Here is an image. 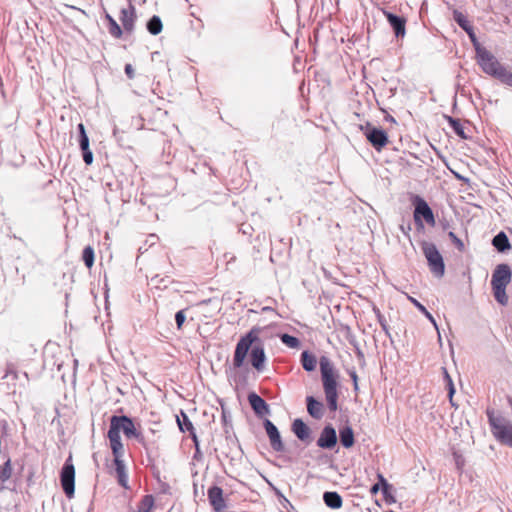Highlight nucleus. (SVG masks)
I'll return each instance as SVG.
<instances>
[{
    "mask_svg": "<svg viewBox=\"0 0 512 512\" xmlns=\"http://www.w3.org/2000/svg\"><path fill=\"white\" fill-rule=\"evenodd\" d=\"M261 331V327L253 326L239 338L235 346L232 359V366L234 369L242 368L247 356L249 355V361L252 367L259 373L264 371L267 357L265 354L264 343L260 338Z\"/></svg>",
    "mask_w": 512,
    "mask_h": 512,
    "instance_id": "1",
    "label": "nucleus"
},
{
    "mask_svg": "<svg viewBox=\"0 0 512 512\" xmlns=\"http://www.w3.org/2000/svg\"><path fill=\"white\" fill-rule=\"evenodd\" d=\"M110 425L107 432V438L110 443V447H116L124 449L121 435L123 432L127 439H135L138 443L145 446V438L141 431L136 428L134 420L128 415H112L109 419Z\"/></svg>",
    "mask_w": 512,
    "mask_h": 512,
    "instance_id": "2",
    "label": "nucleus"
},
{
    "mask_svg": "<svg viewBox=\"0 0 512 512\" xmlns=\"http://www.w3.org/2000/svg\"><path fill=\"white\" fill-rule=\"evenodd\" d=\"M512 272L507 264H499L492 273L491 286L495 300L501 304L508 303L506 287L511 282Z\"/></svg>",
    "mask_w": 512,
    "mask_h": 512,
    "instance_id": "3",
    "label": "nucleus"
},
{
    "mask_svg": "<svg viewBox=\"0 0 512 512\" xmlns=\"http://www.w3.org/2000/svg\"><path fill=\"white\" fill-rule=\"evenodd\" d=\"M487 417L494 438L499 443L512 448V423L490 410L487 411Z\"/></svg>",
    "mask_w": 512,
    "mask_h": 512,
    "instance_id": "4",
    "label": "nucleus"
},
{
    "mask_svg": "<svg viewBox=\"0 0 512 512\" xmlns=\"http://www.w3.org/2000/svg\"><path fill=\"white\" fill-rule=\"evenodd\" d=\"M351 38H347V43L345 44L344 38L341 37V43L344 44L342 47L343 54H339L340 57V63L335 66L332 77L337 84H342L346 81H348L351 77L348 71V66L352 65V58L348 52L349 49H351L350 43Z\"/></svg>",
    "mask_w": 512,
    "mask_h": 512,
    "instance_id": "5",
    "label": "nucleus"
},
{
    "mask_svg": "<svg viewBox=\"0 0 512 512\" xmlns=\"http://www.w3.org/2000/svg\"><path fill=\"white\" fill-rule=\"evenodd\" d=\"M60 485L68 499L75 495V467L72 462V456L69 455L60 470Z\"/></svg>",
    "mask_w": 512,
    "mask_h": 512,
    "instance_id": "6",
    "label": "nucleus"
},
{
    "mask_svg": "<svg viewBox=\"0 0 512 512\" xmlns=\"http://www.w3.org/2000/svg\"><path fill=\"white\" fill-rule=\"evenodd\" d=\"M422 250L428 261L430 270L436 276H442L444 274L445 266L443 258L440 252L438 251L436 245L430 242H423Z\"/></svg>",
    "mask_w": 512,
    "mask_h": 512,
    "instance_id": "7",
    "label": "nucleus"
},
{
    "mask_svg": "<svg viewBox=\"0 0 512 512\" xmlns=\"http://www.w3.org/2000/svg\"><path fill=\"white\" fill-rule=\"evenodd\" d=\"M476 58L482 70L493 77L503 67L489 51L478 45L476 46Z\"/></svg>",
    "mask_w": 512,
    "mask_h": 512,
    "instance_id": "8",
    "label": "nucleus"
},
{
    "mask_svg": "<svg viewBox=\"0 0 512 512\" xmlns=\"http://www.w3.org/2000/svg\"><path fill=\"white\" fill-rule=\"evenodd\" d=\"M221 422L223 426V431L225 434L226 441L229 446L233 445L239 451V454H243L241 445L235 433L233 432V423H232V415L228 408L221 403Z\"/></svg>",
    "mask_w": 512,
    "mask_h": 512,
    "instance_id": "9",
    "label": "nucleus"
},
{
    "mask_svg": "<svg viewBox=\"0 0 512 512\" xmlns=\"http://www.w3.org/2000/svg\"><path fill=\"white\" fill-rule=\"evenodd\" d=\"M322 384L327 407L330 411L334 412L338 408V375L322 378Z\"/></svg>",
    "mask_w": 512,
    "mask_h": 512,
    "instance_id": "10",
    "label": "nucleus"
},
{
    "mask_svg": "<svg viewBox=\"0 0 512 512\" xmlns=\"http://www.w3.org/2000/svg\"><path fill=\"white\" fill-rule=\"evenodd\" d=\"M415 210H414V220L417 224L422 226V218L426 221V223L430 226L435 225V217L433 211L427 204V202L420 198L416 197L414 201Z\"/></svg>",
    "mask_w": 512,
    "mask_h": 512,
    "instance_id": "11",
    "label": "nucleus"
},
{
    "mask_svg": "<svg viewBox=\"0 0 512 512\" xmlns=\"http://www.w3.org/2000/svg\"><path fill=\"white\" fill-rule=\"evenodd\" d=\"M263 427L269 438L271 448L275 452H283L285 450V445L277 426L270 419L264 418Z\"/></svg>",
    "mask_w": 512,
    "mask_h": 512,
    "instance_id": "12",
    "label": "nucleus"
},
{
    "mask_svg": "<svg viewBox=\"0 0 512 512\" xmlns=\"http://www.w3.org/2000/svg\"><path fill=\"white\" fill-rule=\"evenodd\" d=\"M364 135L377 151H381L389 142L387 133L380 128L367 126Z\"/></svg>",
    "mask_w": 512,
    "mask_h": 512,
    "instance_id": "13",
    "label": "nucleus"
},
{
    "mask_svg": "<svg viewBox=\"0 0 512 512\" xmlns=\"http://www.w3.org/2000/svg\"><path fill=\"white\" fill-rule=\"evenodd\" d=\"M338 438L335 428L332 424H326L320 432L317 439V446L321 449H333L337 444Z\"/></svg>",
    "mask_w": 512,
    "mask_h": 512,
    "instance_id": "14",
    "label": "nucleus"
},
{
    "mask_svg": "<svg viewBox=\"0 0 512 512\" xmlns=\"http://www.w3.org/2000/svg\"><path fill=\"white\" fill-rule=\"evenodd\" d=\"M247 400L254 414L258 418H264L266 415H269L271 410L268 403L255 391H250L247 395Z\"/></svg>",
    "mask_w": 512,
    "mask_h": 512,
    "instance_id": "15",
    "label": "nucleus"
},
{
    "mask_svg": "<svg viewBox=\"0 0 512 512\" xmlns=\"http://www.w3.org/2000/svg\"><path fill=\"white\" fill-rule=\"evenodd\" d=\"M207 498L210 506L215 512H221L227 507L223 496V489L216 484H213L208 488Z\"/></svg>",
    "mask_w": 512,
    "mask_h": 512,
    "instance_id": "16",
    "label": "nucleus"
},
{
    "mask_svg": "<svg viewBox=\"0 0 512 512\" xmlns=\"http://www.w3.org/2000/svg\"><path fill=\"white\" fill-rule=\"evenodd\" d=\"M119 19L122 23L124 31L128 34H131L135 29V23L137 20L136 8L132 4L131 0H129L128 8H122L120 10Z\"/></svg>",
    "mask_w": 512,
    "mask_h": 512,
    "instance_id": "17",
    "label": "nucleus"
},
{
    "mask_svg": "<svg viewBox=\"0 0 512 512\" xmlns=\"http://www.w3.org/2000/svg\"><path fill=\"white\" fill-rule=\"evenodd\" d=\"M291 431L298 440L305 444H309L312 441V430L302 418H296L292 421Z\"/></svg>",
    "mask_w": 512,
    "mask_h": 512,
    "instance_id": "18",
    "label": "nucleus"
},
{
    "mask_svg": "<svg viewBox=\"0 0 512 512\" xmlns=\"http://www.w3.org/2000/svg\"><path fill=\"white\" fill-rule=\"evenodd\" d=\"M305 401L308 414L313 419L320 420L324 415L323 403L312 395L306 396Z\"/></svg>",
    "mask_w": 512,
    "mask_h": 512,
    "instance_id": "19",
    "label": "nucleus"
},
{
    "mask_svg": "<svg viewBox=\"0 0 512 512\" xmlns=\"http://www.w3.org/2000/svg\"><path fill=\"white\" fill-rule=\"evenodd\" d=\"M384 15L394 30L397 37H404L406 33V20L403 17L384 11Z\"/></svg>",
    "mask_w": 512,
    "mask_h": 512,
    "instance_id": "20",
    "label": "nucleus"
},
{
    "mask_svg": "<svg viewBox=\"0 0 512 512\" xmlns=\"http://www.w3.org/2000/svg\"><path fill=\"white\" fill-rule=\"evenodd\" d=\"M103 18L107 23V29L109 34L115 39H121L124 34V29L118 22L107 12L106 8L102 5Z\"/></svg>",
    "mask_w": 512,
    "mask_h": 512,
    "instance_id": "21",
    "label": "nucleus"
},
{
    "mask_svg": "<svg viewBox=\"0 0 512 512\" xmlns=\"http://www.w3.org/2000/svg\"><path fill=\"white\" fill-rule=\"evenodd\" d=\"M113 455V465L115 474L127 472L126 464L123 460L124 449L110 447Z\"/></svg>",
    "mask_w": 512,
    "mask_h": 512,
    "instance_id": "22",
    "label": "nucleus"
},
{
    "mask_svg": "<svg viewBox=\"0 0 512 512\" xmlns=\"http://www.w3.org/2000/svg\"><path fill=\"white\" fill-rule=\"evenodd\" d=\"M300 363L307 372H313L317 366L316 356L309 350H304L300 356Z\"/></svg>",
    "mask_w": 512,
    "mask_h": 512,
    "instance_id": "23",
    "label": "nucleus"
},
{
    "mask_svg": "<svg viewBox=\"0 0 512 512\" xmlns=\"http://www.w3.org/2000/svg\"><path fill=\"white\" fill-rule=\"evenodd\" d=\"M323 501H324L325 505L331 509H339L343 503L342 497L336 491L324 492L323 493Z\"/></svg>",
    "mask_w": 512,
    "mask_h": 512,
    "instance_id": "24",
    "label": "nucleus"
},
{
    "mask_svg": "<svg viewBox=\"0 0 512 512\" xmlns=\"http://www.w3.org/2000/svg\"><path fill=\"white\" fill-rule=\"evenodd\" d=\"M321 378L337 376L333 363L327 356H321L319 360Z\"/></svg>",
    "mask_w": 512,
    "mask_h": 512,
    "instance_id": "25",
    "label": "nucleus"
},
{
    "mask_svg": "<svg viewBox=\"0 0 512 512\" xmlns=\"http://www.w3.org/2000/svg\"><path fill=\"white\" fill-rule=\"evenodd\" d=\"M146 29L153 36L160 34L163 29L161 18L158 15L150 17L146 23Z\"/></svg>",
    "mask_w": 512,
    "mask_h": 512,
    "instance_id": "26",
    "label": "nucleus"
},
{
    "mask_svg": "<svg viewBox=\"0 0 512 512\" xmlns=\"http://www.w3.org/2000/svg\"><path fill=\"white\" fill-rule=\"evenodd\" d=\"M176 422H177L179 430L182 433H186L190 430H193V428H195L193 423L189 419L188 415L183 410H180V416H177Z\"/></svg>",
    "mask_w": 512,
    "mask_h": 512,
    "instance_id": "27",
    "label": "nucleus"
},
{
    "mask_svg": "<svg viewBox=\"0 0 512 512\" xmlns=\"http://www.w3.org/2000/svg\"><path fill=\"white\" fill-rule=\"evenodd\" d=\"M493 246L500 252L510 248V243L507 235L504 232L498 233L492 240Z\"/></svg>",
    "mask_w": 512,
    "mask_h": 512,
    "instance_id": "28",
    "label": "nucleus"
},
{
    "mask_svg": "<svg viewBox=\"0 0 512 512\" xmlns=\"http://www.w3.org/2000/svg\"><path fill=\"white\" fill-rule=\"evenodd\" d=\"M77 132H78V144H79V148L80 150L81 149H86V148H90L89 146V137H88V134L86 132V128L84 126V124L81 122L77 125Z\"/></svg>",
    "mask_w": 512,
    "mask_h": 512,
    "instance_id": "29",
    "label": "nucleus"
},
{
    "mask_svg": "<svg viewBox=\"0 0 512 512\" xmlns=\"http://www.w3.org/2000/svg\"><path fill=\"white\" fill-rule=\"evenodd\" d=\"M340 443L345 448H352V426L347 424L340 430Z\"/></svg>",
    "mask_w": 512,
    "mask_h": 512,
    "instance_id": "30",
    "label": "nucleus"
},
{
    "mask_svg": "<svg viewBox=\"0 0 512 512\" xmlns=\"http://www.w3.org/2000/svg\"><path fill=\"white\" fill-rule=\"evenodd\" d=\"M81 258L85 266L90 269L94 265L95 261V252L93 247L90 245L85 246L82 250Z\"/></svg>",
    "mask_w": 512,
    "mask_h": 512,
    "instance_id": "31",
    "label": "nucleus"
},
{
    "mask_svg": "<svg viewBox=\"0 0 512 512\" xmlns=\"http://www.w3.org/2000/svg\"><path fill=\"white\" fill-rule=\"evenodd\" d=\"M12 472H13L12 461H11L10 457H8L7 460L0 467V481L2 483H5L6 481H8L12 476Z\"/></svg>",
    "mask_w": 512,
    "mask_h": 512,
    "instance_id": "32",
    "label": "nucleus"
},
{
    "mask_svg": "<svg viewBox=\"0 0 512 512\" xmlns=\"http://www.w3.org/2000/svg\"><path fill=\"white\" fill-rule=\"evenodd\" d=\"M155 499L154 496L151 494H147L143 496L141 499L139 505H138V511L137 512H151L152 508L154 506Z\"/></svg>",
    "mask_w": 512,
    "mask_h": 512,
    "instance_id": "33",
    "label": "nucleus"
},
{
    "mask_svg": "<svg viewBox=\"0 0 512 512\" xmlns=\"http://www.w3.org/2000/svg\"><path fill=\"white\" fill-rule=\"evenodd\" d=\"M281 342L289 348L298 349L301 346V341L298 337L284 333L280 335Z\"/></svg>",
    "mask_w": 512,
    "mask_h": 512,
    "instance_id": "34",
    "label": "nucleus"
},
{
    "mask_svg": "<svg viewBox=\"0 0 512 512\" xmlns=\"http://www.w3.org/2000/svg\"><path fill=\"white\" fill-rule=\"evenodd\" d=\"M455 20L461 28L469 33L471 40L476 44V37L466 18L461 13H455Z\"/></svg>",
    "mask_w": 512,
    "mask_h": 512,
    "instance_id": "35",
    "label": "nucleus"
},
{
    "mask_svg": "<svg viewBox=\"0 0 512 512\" xmlns=\"http://www.w3.org/2000/svg\"><path fill=\"white\" fill-rule=\"evenodd\" d=\"M502 83L512 87V72L507 70L504 66L494 76Z\"/></svg>",
    "mask_w": 512,
    "mask_h": 512,
    "instance_id": "36",
    "label": "nucleus"
},
{
    "mask_svg": "<svg viewBox=\"0 0 512 512\" xmlns=\"http://www.w3.org/2000/svg\"><path fill=\"white\" fill-rule=\"evenodd\" d=\"M449 123H450V126L452 127L453 131L458 135L460 136L461 138L463 139H466V135H465V132H464V126L461 124V122L459 120H456V119H453V118H449Z\"/></svg>",
    "mask_w": 512,
    "mask_h": 512,
    "instance_id": "37",
    "label": "nucleus"
},
{
    "mask_svg": "<svg viewBox=\"0 0 512 512\" xmlns=\"http://www.w3.org/2000/svg\"><path fill=\"white\" fill-rule=\"evenodd\" d=\"M186 310L181 309L175 313V323L178 330H181L186 321Z\"/></svg>",
    "mask_w": 512,
    "mask_h": 512,
    "instance_id": "38",
    "label": "nucleus"
},
{
    "mask_svg": "<svg viewBox=\"0 0 512 512\" xmlns=\"http://www.w3.org/2000/svg\"><path fill=\"white\" fill-rule=\"evenodd\" d=\"M409 301L419 309L429 320L434 322L433 316L430 314V312L415 298L408 296Z\"/></svg>",
    "mask_w": 512,
    "mask_h": 512,
    "instance_id": "39",
    "label": "nucleus"
},
{
    "mask_svg": "<svg viewBox=\"0 0 512 512\" xmlns=\"http://www.w3.org/2000/svg\"><path fill=\"white\" fill-rule=\"evenodd\" d=\"M273 491L276 497L278 498L279 502L284 508L291 507L293 508L291 502L284 496V494L276 487L273 486Z\"/></svg>",
    "mask_w": 512,
    "mask_h": 512,
    "instance_id": "40",
    "label": "nucleus"
},
{
    "mask_svg": "<svg viewBox=\"0 0 512 512\" xmlns=\"http://www.w3.org/2000/svg\"><path fill=\"white\" fill-rule=\"evenodd\" d=\"M81 154H82V159L87 166H89L93 163L94 155L90 148L81 149Z\"/></svg>",
    "mask_w": 512,
    "mask_h": 512,
    "instance_id": "41",
    "label": "nucleus"
},
{
    "mask_svg": "<svg viewBox=\"0 0 512 512\" xmlns=\"http://www.w3.org/2000/svg\"><path fill=\"white\" fill-rule=\"evenodd\" d=\"M115 475H116L117 483L119 486H121L124 489H130L129 484H128V473L127 472H122V473H118Z\"/></svg>",
    "mask_w": 512,
    "mask_h": 512,
    "instance_id": "42",
    "label": "nucleus"
},
{
    "mask_svg": "<svg viewBox=\"0 0 512 512\" xmlns=\"http://www.w3.org/2000/svg\"><path fill=\"white\" fill-rule=\"evenodd\" d=\"M115 475H116L117 483L119 486H121L124 489H130L129 484H128V473L127 472H122V473H118Z\"/></svg>",
    "mask_w": 512,
    "mask_h": 512,
    "instance_id": "43",
    "label": "nucleus"
},
{
    "mask_svg": "<svg viewBox=\"0 0 512 512\" xmlns=\"http://www.w3.org/2000/svg\"><path fill=\"white\" fill-rule=\"evenodd\" d=\"M124 72L128 79H133L135 77V71L133 66L130 63L125 64Z\"/></svg>",
    "mask_w": 512,
    "mask_h": 512,
    "instance_id": "44",
    "label": "nucleus"
},
{
    "mask_svg": "<svg viewBox=\"0 0 512 512\" xmlns=\"http://www.w3.org/2000/svg\"><path fill=\"white\" fill-rule=\"evenodd\" d=\"M12 377V380H16L18 375L11 365L7 366L6 373L2 378Z\"/></svg>",
    "mask_w": 512,
    "mask_h": 512,
    "instance_id": "45",
    "label": "nucleus"
},
{
    "mask_svg": "<svg viewBox=\"0 0 512 512\" xmlns=\"http://www.w3.org/2000/svg\"><path fill=\"white\" fill-rule=\"evenodd\" d=\"M446 386H447L448 392H449V400H450L451 404L454 405V403H453V395L455 393V388H454V384H453L452 379H449V381L446 384Z\"/></svg>",
    "mask_w": 512,
    "mask_h": 512,
    "instance_id": "46",
    "label": "nucleus"
},
{
    "mask_svg": "<svg viewBox=\"0 0 512 512\" xmlns=\"http://www.w3.org/2000/svg\"><path fill=\"white\" fill-rule=\"evenodd\" d=\"M379 480L383 486L384 494H387L388 490L390 489V485L387 483L386 479L382 475H379Z\"/></svg>",
    "mask_w": 512,
    "mask_h": 512,
    "instance_id": "47",
    "label": "nucleus"
},
{
    "mask_svg": "<svg viewBox=\"0 0 512 512\" xmlns=\"http://www.w3.org/2000/svg\"><path fill=\"white\" fill-rule=\"evenodd\" d=\"M167 278L168 277L160 278L159 275H155L154 277H152L151 280L157 284H164V286L166 287Z\"/></svg>",
    "mask_w": 512,
    "mask_h": 512,
    "instance_id": "48",
    "label": "nucleus"
},
{
    "mask_svg": "<svg viewBox=\"0 0 512 512\" xmlns=\"http://www.w3.org/2000/svg\"><path fill=\"white\" fill-rule=\"evenodd\" d=\"M202 458H203V454H202L200 447L195 448L194 454H193V460L200 461V460H202Z\"/></svg>",
    "mask_w": 512,
    "mask_h": 512,
    "instance_id": "49",
    "label": "nucleus"
},
{
    "mask_svg": "<svg viewBox=\"0 0 512 512\" xmlns=\"http://www.w3.org/2000/svg\"><path fill=\"white\" fill-rule=\"evenodd\" d=\"M188 433H189V437L191 438L192 441H194L195 439H198L195 428H193V430L188 431Z\"/></svg>",
    "mask_w": 512,
    "mask_h": 512,
    "instance_id": "50",
    "label": "nucleus"
},
{
    "mask_svg": "<svg viewBox=\"0 0 512 512\" xmlns=\"http://www.w3.org/2000/svg\"><path fill=\"white\" fill-rule=\"evenodd\" d=\"M449 236L453 239V241H456L459 245H463L462 242L456 237V235L453 232H450Z\"/></svg>",
    "mask_w": 512,
    "mask_h": 512,
    "instance_id": "51",
    "label": "nucleus"
},
{
    "mask_svg": "<svg viewBox=\"0 0 512 512\" xmlns=\"http://www.w3.org/2000/svg\"><path fill=\"white\" fill-rule=\"evenodd\" d=\"M443 372H444V378H445V381H446V384L448 383L449 379H452L448 373V371L444 368L443 369Z\"/></svg>",
    "mask_w": 512,
    "mask_h": 512,
    "instance_id": "52",
    "label": "nucleus"
},
{
    "mask_svg": "<svg viewBox=\"0 0 512 512\" xmlns=\"http://www.w3.org/2000/svg\"><path fill=\"white\" fill-rule=\"evenodd\" d=\"M347 328V340L350 344H352V336L350 335V328L349 326H346Z\"/></svg>",
    "mask_w": 512,
    "mask_h": 512,
    "instance_id": "53",
    "label": "nucleus"
},
{
    "mask_svg": "<svg viewBox=\"0 0 512 512\" xmlns=\"http://www.w3.org/2000/svg\"><path fill=\"white\" fill-rule=\"evenodd\" d=\"M69 7H70L71 9H75V10L80 11V12H81L83 15H85V16H88V14H87L84 10H82V9H80V8H77V7H75V6H69Z\"/></svg>",
    "mask_w": 512,
    "mask_h": 512,
    "instance_id": "54",
    "label": "nucleus"
},
{
    "mask_svg": "<svg viewBox=\"0 0 512 512\" xmlns=\"http://www.w3.org/2000/svg\"><path fill=\"white\" fill-rule=\"evenodd\" d=\"M193 442L194 448L200 447V441L199 439H195Z\"/></svg>",
    "mask_w": 512,
    "mask_h": 512,
    "instance_id": "55",
    "label": "nucleus"
},
{
    "mask_svg": "<svg viewBox=\"0 0 512 512\" xmlns=\"http://www.w3.org/2000/svg\"><path fill=\"white\" fill-rule=\"evenodd\" d=\"M378 489H379V484H375V485L372 487L371 491H372L373 493H375V492H377V491H378Z\"/></svg>",
    "mask_w": 512,
    "mask_h": 512,
    "instance_id": "56",
    "label": "nucleus"
},
{
    "mask_svg": "<svg viewBox=\"0 0 512 512\" xmlns=\"http://www.w3.org/2000/svg\"><path fill=\"white\" fill-rule=\"evenodd\" d=\"M226 456L227 457H230V460L233 461L236 459V456L235 455H230V452L229 453H226Z\"/></svg>",
    "mask_w": 512,
    "mask_h": 512,
    "instance_id": "57",
    "label": "nucleus"
},
{
    "mask_svg": "<svg viewBox=\"0 0 512 512\" xmlns=\"http://www.w3.org/2000/svg\"><path fill=\"white\" fill-rule=\"evenodd\" d=\"M353 379H354V389L357 388V376L354 374L353 376Z\"/></svg>",
    "mask_w": 512,
    "mask_h": 512,
    "instance_id": "58",
    "label": "nucleus"
},
{
    "mask_svg": "<svg viewBox=\"0 0 512 512\" xmlns=\"http://www.w3.org/2000/svg\"><path fill=\"white\" fill-rule=\"evenodd\" d=\"M346 371H347L348 375L352 378V370L346 369Z\"/></svg>",
    "mask_w": 512,
    "mask_h": 512,
    "instance_id": "59",
    "label": "nucleus"
},
{
    "mask_svg": "<svg viewBox=\"0 0 512 512\" xmlns=\"http://www.w3.org/2000/svg\"><path fill=\"white\" fill-rule=\"evenodd\" d=\"M158 54H159V52H158V51H155V52H153V53H152V57H153L154 55H158Z\"/></svg>",
    "mask_w": 512,
    "mask_h": 512,
    "instance_id": "60",
    "label": "nucleus"
},
{
    "mask_svg": "<svg viewBox=\"0 0 512 512\" xmlns=\"http://www.w3.org/2000/svg\"><path fill=\"white\" fill-rule=\"evenodd\" d=\"M269 309H270L269 307L263 308L264 311H269Z\"/></svg>",
    "mask_w": 512,
    "mask_h": 512,
    "instance_id": "61",
    "label": "nucleus"
}]
</instances>
